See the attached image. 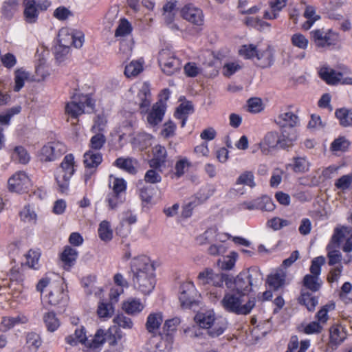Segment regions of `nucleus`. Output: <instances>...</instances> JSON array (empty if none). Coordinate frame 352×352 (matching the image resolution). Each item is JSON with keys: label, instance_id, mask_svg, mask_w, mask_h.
I'll list each match as a JSON object with an SVG mask.
<instances>
[{"label": "nucleus", "instance_id": "nucleus-33", "mask_svg": "<svg viewBox=\"0 0 352 352\" xmlns=\"http://www.w3.org/2000/svg\"><path fill=\"white\" fill-rule=\"evenodd\" d=\"M109 186L111 192L124 196L126 190V182L122 178H118L111 175L109 176Z\"/></svg>", "mask_w": 352, "mask_h": 352}, {"label": "nucleus", "instance_id": "nucleus-2", "mask_svg": "<svg viewBox=\"0 0 352 352\" xmlns=\"http://www.w3.org/2000/svg\"><path fill=\"white\" fill-rule=\"evenodd\" d=\"M220 305L226 312L236 315H248L255 307L256 298L250 297L245 302L244 296L229 290L224 294Z\"/></svg>", "mask_w": 352, "mask_h": 352}, {"label": "nucleus", "instance_id": "nucleus-46", "mask_svg": "<svg viewBox=\"0 0 352 352\" xmlns=\"http://www.w3.org/2000/svg\"><path fill=\"white\" fill-rule=\"evenodd\" d=\"M77 256L78 252L76 250L69 246H67L62 252L60 258L65 265L70 267L74 264Z\"/></svg>", "mask_w": 352, "mask_h": 352}, {"label": "nucleus", "instance_id": "nucleus-19", "mask_svg": "<svg viewBox=\"0 0 352 352\" xmlns=\"http://www.w3.org/2000/svg\"><path fill=\"white\" fill-rule=\"evenodd\" d=\"M182 17L196 25L204 24V14L201 9L192 5L185 6L181 11Z\"/></svg>", "mask_w": 352, "mask_h": 352}, {"label": "nucleus", "instance_id": "nucleus-5", "mask_svg": "<svg viewBox=\"0 0 352 352\" xmlns=\"http://www.w3.org/2000/svg\"><path fill=\"white\" fill-rule=\"evenodd\" d=\"M49 0H28L24 2L23 18L26 23L34 24L38 21L41 12L51 6Z\"/></svg>", "mask_w": 352, "mask_h": 352}, {"label": "nucleus", "instance_id": "nucleus-47", "mask_svg": "<svg viewBox=\"0 0 352 352\" xmlns=\"http://www.w3.org/2000/svg\"><path fill=\"white\" fill-rule=\"evenodd\" d=\"M290 41L294 47L301 50H306L309 45V39L300 32L292 34Z\"/></svg>", "mask_w": 352, "mask_h": 352}, {"label": "nucleus", "instance_id": "nucleus-12", "mask_svg": "<svg viewBox=\"0 0 352 352\" xmlns=\"http://www.w3.org/2000/svg\"><path fill=\"white\" fill-rule=\"evenodd\" d=\"M66 151L67 148L63 143L49 142L41 148L39 158L42 162H52L61 157Z\"/></svg>", "mask_w": 352, "mask_h": 352}, {"label": "nucleus", "instance_id": "nucleus-6", "mask_svg": "<svg viewBox=\"0 0 352 352\" xmlns=\"http://www.w3.org/2000/svg\"><path fill=\"white\" fill-rule=\"evenodd\" d=\"M311 39L314 45L319 49L327 50L336 45L338 34L333 30L324 28L316 29L310 32Z\"/></svg>", "mask_w": 352, "mask_h": 352}, {"label": "nucleus", "instance_id": "nucleus-43", "mask_svg": "<svg viewBox=\"0 0 352 352\" xmlns=\"http://www.w3.org/2000/svg\"><path fill=\"white\" fill-rule=\"evenodd\" d=\"M19 217L21 220L25 223L32 225L36 223L37 214L30 205L23 207L19 212Z\"/></svg>", "mask_w": 352, "mask_h": 352}, {"label": "nucleus", "instance_id": "nucleus-1", "mask_svg": "<svg viewBox=\"0 0 352 352\" xmlns=\"http://www.w3.org/2000/svg\"><path fill=\"white\" fill-rule=\"evenodd\" d=\"M261 274L256 269H249L241 272L236 277L228 274L226 287L228 289L245 296L261 279Z\"/></svg>", "mask_w": 352, "mask_h": 352}, {"label": "nucleus", "instance_id": "nucleus-22", "mask_svg": "<svg viewBox=\"0 0 352 352\" xmlns=\"http://www.w3.org/2000/svg\"><path fill=\"white\" fill-rule=\"evenodd\" d=\"M274 122L281 128L294 129L298 122V118L291 111H280L275 118Z\"/></svg>", "mask_w": 352, "mask_h": 352}, {"label": "nucleus", "instance_id": "nucleus-25", "mask_svg": "<svg viewBox=\"0 0 352 352\" xmlns=\"http://www.w3.org/2000/svg\"><path fill=\"white\" fill-rule=\"evenodd\" d=\"M144 308V305L142 301L135 298H129L122 305L123 311L131 316H135L140 314Z\"/></svg>", "mask_w": 352, "mask_h": 352}, {"label": "nucleus", "instance_id": "nucleus-26", "mask_svg": "<svg viewBox=\"0 0 352 352\" xmlns=\"http://www.w3.org/2000/svg\"><path fill=\"white\" fill-rule=\"evenodd\" d=\"M176 12V1H170L163 6V19L165 23L170 25V28L173 30H178V27L175 24H173Z\"/></svg>", "mask_w": 352, "mask_h": 352}, {"label": "nucleus", "instance_id": "nucleus-61", "mask_svg": "<svg viewBox=\"0 0 352 352\" xmlns=\"http://www.w3.org/2000/svg\"><path fill=\"white\" fill-rule=\"evenodd\" d=\"M334 308V304H328L323 306L316 314V318H317L318 322L323 326L329 319V311L333 310Z\"/></svg>", "mask_w": 352, "mask_h": 352}, {"label": "nucleus", "instance_id": "nucleus-35", "mask_svg": "<svg viewBox=\"0 0 352 352\" xmlns=\"http://www.w3.org/2000/svg\"><path fill=\"white\" fill-rule=\"evenodd\" d=\"M279 139L280 148L291 147L297 140L296 131L294 129H290L289 131L283 130L279 134Z\"/></svg>", "mask_w": 352, "mask_h": 352}, {"label": "nucleus", "instance_id": "nucleus-55", "mask_svg": "<svg viewBox=\"0 0 352 352\" xmlns=\"http://www.w3.org/2000/svg\"><path fill=\"white\" fill-rule=\"evenodd\" d=\"M132 31L131 23L126 19H122L116 30L115 36H125L129 35Z\"/></svg>", "mask_w": 352, "mask_h": 352}, {"label": "nucleus", "instance_id": "nucleus-48", "mask_svg": "<svg viewBox=\"0 0 352 352\" xmlns=\"http://www.w3.org/2000/svg\"><path fill=\"white\" fill-rule=\"evenodd\" d=\"M12 158L20 164H26L29 162L30 156L24 147L17 146L14 148Z\"/></svg>", "mask_w": 352, "mask_h": 352}, {"label": "nucleus", "instance_id": "nucleus-60", "mask_svg": "<svg viewBox=\"0 0 352 352\" xmlns=\"http://www.w3.org/2000/svg\"><path fill=\"white\" fill-rule=\"evenodd\" d=\"M285 275L283 273H276L270 275L267 278V283L274 289L280 287L285 282Z\"/></svg>", "mask_w": 352, "mask_h": 352}, {"label": "nucleus", "instance_id": "nucleus-18", "mask_svg": "<svg viewBox=\"0 0 352 352\" xmlns=\"http://www.w3.org/2000/svg\"><path fill=\"white\" fill-rule=\"evenodd\" d=\"M45 298L46 302L52 306H56L66 301L67 295L64 292L61 281L59 280L58 283L51 285V289Z\"/></svg>", "mask_w": 352, "mask_h": 352}, {"label": "nucleus", "instance_id": "nucleus-14", "mask_svg": "<svg viewBox=\"0 0 352 352\" xmlns=\"http://www.w3.org/2000/svg\"><path fill=\"white\" fill-rule=\"evenodd\" d=\"M258 146L263 155H269L280 148L279 133L276 131L267 132L258 143Z\"/></svg>", "mask_w": 352, "mask_h": 352}, {"label": "nucleus", "instance_id": "nucleus-16", "mask_svg": "<svg viewBox=\"0 0 352 352\" xmlns=\"http://www.w3.org/2000/svg\"><path fill=\"white\" fill-rule=\"evenodd\" d=\"M30 184V179L25 172L15 173L8 181V189L11 192H21L25 190Z\"/></svg>", "mask_w": 352, "mask_h": 352}, {"label": "nucleus", "instance_id": "nucleus-45", "mask_svg": "<svg viewBox=\"0 0 352 352\" xmlns=\"http://www.w3.org/2000/svg\"><path fill=\"white\" fill-rule=\"evenodd\" d=\"M19 3L16 0L6 1L2 6L1 12L3 16L8 20H10L14 16V14L18 10Z\"/></svg>", "mask_w": 352, "mask_h": 352}, {"label": "nucleus", "instance_id": "nucleus-54", "mask_svg": "<svg viewBox=\"0 0 352 352\" xmlns=\"http://www.w3.org/2000/svg\"><path fill=\"white\" fill-rule=\"evenodd\" d=\"M105 142V136L101 133H96V135L92 136L90 140L89 150L98 151L104 146Z\"/></svg>", "mask_w": 352, "mask_h": 352}, {"label": "nucleus", "instance_id": "nucleus-53", "mask_svg": "<svg viewBox=\"0 0 352 352\" xmlns=\"http://www.w3.org/2000/svg\"><path fill=\"white\" fill-rule=\"evenodd\" d=\"M336 248H338L333 246V244H329L327 246V257L329 258L328 263L329 265L338 264L342 260V254Z\"/></svg>", "mask_w": 352, "mask_h": 352}, {"label": "nucleus", "instance_id": "nucleus-42", "mask_svg": "<svg viewBox=\"0 0 352 352\" xmlns=\"http://www.w3.org/2000/svg\"><path fill=\"white\" fill-rule=\"evenodd\" d=\"M143 60H132L126 65L124 69V75L127 78L136 77L143 71Z\"/></svg>", "mask_w": 352, "mask_h": 352}, {"label": "nucleus", "instance_id": "nucleus-3", "mask_svg": "<svg viewBox=\"0 0 352 352\" xmlns=\"http://www.w3.org/2000/svg\"><path fill=\"white\" fill-rule=\"evenodd\" d=\"M94 102L88 95L75 96L70 102L65 104V113L72 118L77 119L78 116L93 111Z\"/></svg>", "mask_w": 352, "mask_h": 352}, {"label": "nucleus", "instance_id": "nucleus-11", "mask_svg": "<svg viewBox=\"0 0 352 352\" xmlns=\"http://www.w3.org/2000/svg\"><path fill=\"white\" fill-rule=\"evenodd\" d=\"M228 274L215 273L212 269L206 268L200 272L197 276V283L200 285H211L216 287H222L223 283L226 285Z\"/></svg>", "mask_w": 352, "mask_h": 352}, {"label": "nucleus", "instance_id": "nucleus-50", "mask_svg": "<svg viewBox=\"0 0 352 352\" xmlns=\"http://www.w3.org/2000/svg\"><path fill=\"white\" fill-rule=\"evenodd\" d=\"M304 286L312 292H317L321 287V281L318 276L307 274L303 279Z\"/></svg>", "mask_w": 352, "mask_h": 352}, {"label": "nucleus", "instance_id": "nucleus-21", "mask_svg": "<svg viewBox=\"0 0 352 352\" xmlns=\"http://www.w3.org/2000/svg\"><path fill=\"white\" fill-rule=\"evenodd\" d=\"M72 34L69 33L67 29H62L58 34V45L55 47L56 55L61 53L65 55L69 53V47L72 45Z\"/></svg>", "mask_w": 352, "mask_h": 352}, {"label": "nucleus", "instance_id": "nucleus-7", "mask_svg": "<svg viewBox=\"0 0 352 352\" xmlns=\"http://www.w3.org/2000/svg\"><path fill=\"white\" fill-rule=\"evenodd\" d=\"M121 338L122 336L120 333H118L116 336L111 334L110 331H105L102 329H98L93 338L87 339L85 346L93 352H98L106 341H108L110 345H115L118 340Z\"/></svg>", "mask_w": 352, "mask_h": 352}, {"label": "nucleus", "instance_id": "nucleus-20", "mask_svg": "<svg viewBox=\"0 0 352 352\" xmlns=\"http://www.w3.org/2000/svg\"><path fill=\"white\" fill-rule=\"evenodd\" d=\"M131 272H155V267L151 259L145 256L141 255L133 258L131 262Z\"/></svg>", "mask_w": 352, "mask_h": 352}, {"label": "nucleus", "instance_id": "nucleus-38", "mask_svg": "<svg viewBox=\"0 0 352 352\" xmlns=\"http://www.w3.org/2000/svg\"><path fill=\"white\" fill-rule=\"evenodd\" d=\"M298 300L299 302L305 305L309 311H313L318 303V298L316 296L305 290H302Z\"/></svg>", "mask_w": 352, "mask_h": 352}, {"label": "nucleus", "instance_id": "nucleus-30", "mask_svg": "<svg viewBox=\"0 0 352 352\" xmlns=\"http://www.w3.org/2000/svg\"><path fill=\"white\" fill-rule=\"evenodd\" d=\"M87 339L85 329L84 327L81 326L76 329L74 334L67 336L65 341L71 346H76L78 343H81L85 346Z\"/></svg>", "mask_w": 352, "mask_h": 352}, {"label": "nucleus", "instance_id": "nucleus-49", "mask_svg": "<svg viewBox=\"0 0 352 352\" xmlns=\"http://www.w3.org/2000/svg\"><path fill=\"white\" fill-rule=\"evenodd\" d=\"M236 184L245 185L250 188H254L256 186V183L253 172L251 170L243 172L236 179Z\"/></svg>", "mask_w": 352, "mask_h": 352}, {"label": "nucleus", "instance_id": "nucleus-34", "mask_svg": "<svg viewBox=\"0 0 352 352\" xmlns=\"http://www.w3.org/2000/svg\"><path fill=\"white\" fill-rule=\"evenodd\" d=\"M193 111L192 105L190 102H183L177 109L175 116L181 120V126L184 127L188 118V116Z\"/></svg>", "mask_w": 352, "mask_h": 352}, {"label": "nucleus", "instance_id": "nucleus-4", "mask_svg": "<svg viewBox=\"0 0 352 352\" xmlns=\"http://www.w3.org/2000/svg\"><path fill=\"white\" fill-rule=\"evenodd\" d=\"M74 171V157L72 154H68L65 156L55 173L56 182L62 192L68 189L69 180Z\"/></svg>", "mask_w": 352, "mask_h": 352}, {"label": "nucleus", "instance_id": "nucleus-9", "mask_svg": "<svg viewBox=\"0 0 352 352\" xmlns=\"http://www.w3.org/2000/svg\"><path fill=\"white\" fill-rule=\"evenodd\" d=\"M346 72H337L329 67H322L318 74L320 78L327 84L335 85L338 83L342 85H352V77L346 76Z\"/></svg>", "mask_w": 352, "mask_h": 352}, {"label": "nucleus", "instance_id": "nucleus-36", "mask_svg": "<svg viewBox=\"0 0 352 352\" xmlns=\"http://www.w3.org/2000/svg\"><path fill=\"white\" fill-rule=\"evenodd\" d=\"M214 314L212 311H206L205 313H198L195 317V320L200 327L204 329H208L214 322Z\"/></svg>", "mask_w": 352, "mask_h": 352}, {"label": "nucleus", "instance_id": "nucleus-32", "mask_svg": "<svg viewBox=\"0 0 352 352\" xmlns=\"http://www.w3.org/2000/svg\"><path fill=\"white\" fill-rule=\"evenodd\" d=\"M102 161V155L99 151H87L84 154V164L87 168H96Z\"/></svg>", "mask_w": 352, "mask_h": 352}, {"label": "nucleus", "instance_id": "nucleus-8", "mask_svg": "<svg viewBox=\"0 0 352 352\" xmlns=\"http://www.w3.org/2000/svg\"><path fill=\"white\" fill-rule=\"evenodd\" d=\"M158 63L162 72L167 75L175 74L181 67L179 59L169 49H163L160 52Z\"/></svg>", "mask_w": 352, "mask_h": 352}, {"label": "nucleus", "instance_id": "nucleus-37", "mask_svg": "<svg viewBox=\"0 0 352 352\" xmlns=\"http://www.w3.org/2000/svg\"><path fill=\"white\" fill-rule=\"evenodd\" d=\"M28 322L27 317L18 316L16 317H3L1 322L0 328L3 331H6L17 324H25Z\"/></svg>", "mask_w": 352, "mask_h": 352}, {"label": "nucleus", "instance_id": "nucleus-58", "mask_svg": "<svg viewBox=\"0 0 352 352\" xmlns=\"http://www.w3.org/2000/svg\"><path fill=\"white\" fill-rule=\"evenodd\" d=\"M41 252L38 250H30L26 254L27 264L31 268L37 270L39 267L38 261Z\"/></svg>", "mask_w": 352, "mask_h": 352}, {"label": "nucleus", "instance_id": "nucleus-23", "mask_svg": "<svg viewBox=\"0 0 352 352\" xmlns=\"http://www.w3.org/2000/svg\"><path fill=\"white\" fill-rule=\"evenodd\" d=\"M256 64L262 67L267 68L270 67L274 63V50L270 46L266 47L263 50H258L256 53Z\"/></svg>", "mask_w": 352, "mask_h": 352}, {"label": "nucleus", "instance_id": "nucleus-59", "mask_svg": "<svg viewBox=\"0 0 352 352\" xmlns=\"http://www.w3.org/2000/svg\"><path fill=\"white\" fill-rule=\"evenodd\" d=\"M309 163L305 157L294 158L293 170L296 173H304L309 170Z\"/></svg>", "mask_w": 352, "mask_h": 352}, {"label": "nucleus", "instance_id": "nucleus-10", "mask_svg": "<svg viewBox=\"0 0 352 352\" xmlns=\"http://www.w3.org/2000/svg\"><path fill=\"white\" fill-rule=\"evenodd\" d=\"M134 287L144 294H148L154 289L155 284V272H131Z\"/></svg>", "mask_w": 352, "mask_h": 352}, {"label": "nucleus", "instance_id": "nucleus-52", "mask_svg": "<svg viewBox=\"0 0 352 352\" xmlns=\"http://www.w3.org/2000/svg\"><path fill=\"white\" fill-rule=\"evenodd\" d=\"M43 321L49 331H55L60 326V322L54 312L46 313L43 316Z\"/></svg>", "mask_w": 352, "mask_h": 352}, {"label": "nucleus", "instance_id": "nucleus-44", "mask_svg": "<svg viewBox=\"0 0 352 352\" xmlns=\"http://www.w3.org/2000/svg\"><path fill=\"white\" fill-rule=\"evenodd\" d=\"M335 115L340 125L344 127L352 126V109L342 108L336 111Z\"/></svg>", "mask_w": 352, "mask_h": 352}, {"label": "nucleus", "instance_id": "nucleus-51", "mask_svg": "<svg viewBox=\"0 0 352 352\" xmlns=\"http://www.w3.org/2000/svg\"><path fill=\"white\" fill-rule=\"evenodd\" d=\"M105 201L107 203L109 209L115 210L124 202V196L113 192H109L107 195Z\"/></svg>", "mask_w": 352, "mask_h": 352}, {"label": "nucleus", "instance_id": "nucleus-64", "mask_svg": "<svg viewBox=\"0 0 352 352\" xmlns=\"http://www.w3.org/2000/svg\"><path fill=\"white\" fill-rule=\"evenodd\" d=\"M352 184V173L344 175L338 179L335 182V186L338 189L344 191L349 189Z\"/></svg>", "mask_w": 352, "mask_h": 352}, {"label": "nucleus", "instance_id": "nucleus-31", "mask_svg": "<svg viewBox=\"0 0 352 352\" xmlns=\"http://www.w3.org/2000/svg\"><path fill=\"white\" fill-rule=\"evenodd\" d=\"M114 164L130 174H135L137 172L138 162L135 159L119 157L115 161Z\"/></svg>", "mask_w": 352, "mask_h": 352}, {"label": "nucleus", "instance_id": "nucleus-24", "mask_svg": "<svg viewBox=\"0 0 352 352\" xmlns=\"http://www.w3.org/2000/svg\"><path fill=\"white\" fill-rule=\"evenodd\" d=\"M166 110L165 104L161 100L156 102L152 107V110L147 116V121L151 126H156L160 123L164 118Z\"/></svg>", "mask_w": 352, "mask_h": 352}, {"label": "nucleus", "instance_id": "nucleus-40", "mask_svg": "<svg viewBox=\"0 0 352 352\" xmlns=\"http://www.w3.org/2000/svg\"><path fill=\"white\" fill-rule=\"evenodd\" d=\"M98 233L102 241L104 242L110 241L113 238V230L110 222L107 220L101 221L99 224Z\"/></svg>", "mask_w": 352, "mask_h": 352}, {"label": "nucleus", "instance_id": "nucleus-56", "mask_svg": "<svg viewBox=\"0 0 352 352\" xmlns=\"http://www.w3.org/2000/svg\"><path fill=\"white\" fill-rule=\"evenodd\" d=\"M150 91L146 87H143L139 91L138 97L140 100V108L143 111L146 110L150 105Z\"/></svg>", "mask_w": 352, "mask_h": 352}, {"label": "nucleus", "instance_id": "nucleus-39", "mask_svg": "<svg viewBox=\"0 0 352 352\" xmlns=\"http://www.w3.org/2000/svg\"><path fill=\"white\" fill-rule=\"evenodd\" d=\"M163 321V316L161 312L151 313L148 315L146 328L148 332L153 333L159 329Z\"/></svg>", "mask_w": 352, "mask_h": 352}, {"label": "nucleus", "instance_id": "nucleus-29", "mask_svg": "<svg viewBox=\"0 0 352 352\" xmlns=\"http://www.w3.org/2000/svg\"><path fill=\"white\" fill-rule=\"evenodd\" d=\"M153 352H170L173 346V338L168 333L164 336H159L155 338Z\"/></svg>", "mask_w": 352, "mask_h": 352}, {"label": "nucleus", "instance_id": "nucleus-28", "mask_svg": "<svg viewBox=\"0 0 352 352\" xmlns=\"http://www.w3.org/2000/svg\"><path fill=\"white\" fill-rule=\"evenodd\" d=\"M288 0H271L269 2L270 10L264 12L263 17L265 19H276L279 16V12L285 8Z\"/></svg>", "mask_w": 352, "mask_h": 352}, {"label": "nucleus", "instance_id": "nucleus-27", "mask_svg": "<svg viewBox=\"0 0 352 352\" xmlns=\"http://www.w3.org/2000/svg\"><path fill=\"white\" fill-rule=\"evenodd\" d=\"M153 157L149 161V165L153 168H160L164 165L166 158V150L161 145H156L153 150Z\"/></svg>", "mask_w": 352, "mask_h": 352}, {"label": "nucleus", "instance_id": "nucleus-57", "mask_svg": "<svg viewBox=\"0 0 352 352\" xmlns=\"http://www.w3.org/2000/svg\"><path fill=\"white\" fill-rule=\"evenodd\" d=\"M349 233L350 230L347 227L336 228L334 230V233L331 237L329 244H333V246L339 248L340 241L344 237L345 233Z\"/></svg>", "mask_w": 352, "mask_h": 352}, {"label": "nucleus", "instance_id": "nucleus-41", "mask_svg": "<svg viewBox=\"0 0 352 352\" xmlns=\"http://www.w3.org/2000/svg\"><path fill=\"white\" fill-rule=\"evenodd\" d=\"M30 73L23 68L17 69L14 72V91H19L24 86L25 82L28 80Z\"/></svg>", "mask_w": 352, "mask_h": 352}, {"label": "nucleus", "instance_id": "nucleus-15", "mask_svg": "<svg viewBox=\"0 0 352 352\" xmlns=\"http://www.w3.org/2000/svg\"><path fill=\"white\" fill-rule=\"evenodd\" d=\"M347 333L344 327L340 324H334L329 328V339L327 347L336 349L346 338Z\"/></svg>", "mask_w": 352, "mask_h": 352}, {"label": "nucleus", "instance_id": "nucleus-63", "mask_svg": "<svg viewBox=\"0 0 352 352\" xmlns=\"http://www.w3.org/2000/svg\"><path fill=\"white\" fill-rule=\"evenodd\" d=\"M113 320L116 324L123 329H131L133 326L132 320L122 314L117 315Z\"/></svg>", "mask_w": 352, "mask_h": 352}, {"label": "nucleus", "instance_id": "nucleus-13", "mask_svg": "<svg viewBox=\"0 0 352 352\" xmlns=\"http://www.w3.org/2000/svg\"><path fill=\"white\" fill-rule=\"evenodd\" d=\"M197 292L192 283H185L180 286L179 300L182 307L190 309L197 305Z\"/></svg>", "mask_w": 352, "mask_h": 352}, {"label": "nucleus", "instance_id": "nucleus-62", "mask_svg": "<svg viewBox=\"0 0 352 352\" xmlns=\"http://www.w3.org/2000/svg\"><path fill=\"white\" fill-rule=\"evenodd\" d=\"M339 296L345 303L352 302V285L349 282H345L342 285Z\"/></svg>", "mask_w": 352, "mask_h": 352}, {"label": "nucleus", "instance_id": "nucleus-17", "mask_svg": "<svg viewBox=\"0 0 352 352\" xmlns=\"http://www.w3.org/2000/svg\"><path fill=\"white\" fill-rule=\"evenodd\" d=\"M228 238L226 234L219 233L216 226L207 229L203 234L196 239L199 245L211 244L214 242H224Z\"/></svg>", "mask_w": 352, "mask_h": 352}]
</instances>
